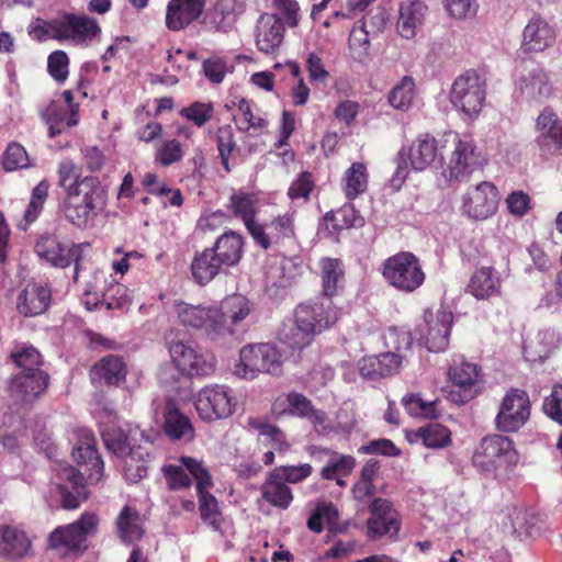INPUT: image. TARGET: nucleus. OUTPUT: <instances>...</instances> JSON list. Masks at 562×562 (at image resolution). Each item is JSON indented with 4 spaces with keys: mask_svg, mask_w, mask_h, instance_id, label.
Here are the masks:
<instances>
[{
    "mask_svg": "<svg viewBox=\"0 0 562 562\" xmlns=\"http://www.w3.org/2000/svg\"><path fill=\"white\" fill-rule=\"evenodd\" d=\"M104 446L114 456L124 461V475L128 482L136 483L147 475V464L151 452L147 446L157 437L155 431L139 429L122 422L113 412H105L99 422Z\"/></svg>",
    "mask_w": 562,
    "mask_h": 562,
    "instance_id": "nucleus-1",
    "label": "nucleus"
},
{
    "mask_svg": "<svg viewBox=\"0 0 562 562\" xmlns=\"http://www.w3.org/2000/svg\"><path fill=\"white\" fill-rule=\"evenodd\" d=\"M82 441L72 449L75 461L85 467L81 472L68 464H58L57 490L61 498V505L66 509H76L87 498L85 481L95 484L101 481L104 471V463L98 453L94 445V437L88 429L81 430Z\"/></svg>",
    "mask_w": 562,
    "mask_h": 562,
    "instance_id": "nucleus-2",
    "label": "nucleus"
},
{
    "mask_svg": "<svg viewBox=\"0 0 562 562\" xmlns=\"http://www.w3.org/2000/svg\"><path fill=\"white\" fill-rule=\"evenodd\" d=\"M106 193L98 178L86 176L81 183L65 194L63 211L67 221L77 227L88 224L94 211L105 205Z\"/></svg>",
    "mask_w": 562,
    "mask_h": 562,
    "instance_id": "nucleus-3",
    "label": "nucleus"
},
{
    "mask_svg": "<svg viewBox=\"0 0 562 562\" xmlns=\"http://www.w3.org/2000/svg\"><path fill=\"white\" fill-rule=\"evenodd\" d=\"M415 171H423L435 161H442L441 147L430 134L419 135L408 147L403 146L396 158V169L391 186L400 189L408 176V164Z\"/></svg>",
    "mask_w": 562,
    "mask_h": 562,
    "instance_id": "nucleus-4",
    "label": "nucleus"
},
{
    "mask_svg": "<svg viewBox=\"0 0 562 562\" xmlns=\"http://www.w3.org/2000/svg\"><path fill=\"white\" fill-rule=\"evenodd\" d=\"M282 362V353L274 344H247L239 350L234 374L245 380H254L259 373L279 374Z\"/></svg>",
    "mask_w": 562,
    "mask_h": 562,
    "instance_id": "nucleus-5",
    "label": "nucleus"
},
{
    "mask_svg": "<svg viewBox=\"0 0 562 562\" xmlns=\"http://www.w3.org/2000/svg\"><path fill=\"white\" fill-rule=\"evenodd\" d=\"M382 274L397 291L412 293L419 289L426 279L419 259L409 251H401L383 262Z\"/></svg>",
    "mask_w": 562,
    "mask_h": 562,
    "instance_id": "nucleus-6",
    "label": "nucleus"
},
{
    "mask_svg": "<svg viewBox=\"0 0 562 562\" xmlns=\"http://www.w3.org/2000/svg\"><path fill=\"white\" fill-rule=\"evenodd\" d=\"M98 525L95 514L85 513L77 521L57 527L49 535V547L60 554L82 552L88 547V538L97 533Z\"/></svg>",
    "mask_w": 562,
    "mask_h": 562,
    "instance_id": "nucleus-7",
    "label": "nucleus"
},
{
    "mask_svg": "<svg viewBox=\"0 0 562 562\" xmlns=\"http://www.w3.org/2000/svg\"><path fill=\"white\" fill-rule=\"evenodd\" d=\"M517 461L518 454L513 441L502 435L484 437L473 454V464L486 473L507 469Z\"/></svg>",
    "mask_w": 562,
    "mask_h": 562,
    "instance_id": "nucleus-8",
    "label": "nucleus"
},
{
    "mask_svg": "<svg viewBox=\"0 0 562 562\" xmlns=\"http://www.w3.org/2000/svg\"><path fill=\"white\" fill-rule=\"evenodd\" d=\"M181 464L195 480L202 519L214 530L221 528V513L216 498L209 492L213 486L212 476L205 464L191 457H181Z\"/></svg>",
    "mask_w": 562,
    "mask_h": 562,
    "instance_id": "nucleus-9",
    "label": "nucleus"
},
{
    "mask_svg": "<svg viewBox=\"0 0 562 562\" xmlns=\"http://www.w3.org/2000/svg\"><path fill=\"white\" fill-rule=\"evenodd\" d=\"M237 404L234 391L223 384L204 386L198 392L194 401L199 416L207 422L229 417L236 411Z\"/></svg>",
    "mask_w": 562,
    "mask_h": 562,
    "instance_id": "nucleus-10",
    "label": "nucleus"
},
{
    "mask_svg": "<svg viewBox=\"0 0 562 562\" xmlns=\"http://www.w3.org/2000/svg\"><path fill=\"white\" fill-rule=\"evenodd\" d=\"M447 142L451 143L453 149L448 161V172L450 179L465 180L472 172L481 169L486 159L476 148L473 139L460 138L456 132L446 134Z\"/></svg>",
    "mask_w": 562,
    "mask_h": 562,
    "instance_id": "nucleus-11",
    "label": "nucleus"
},
{
    "mask_svg": "<svg viewBox=\"0 0 562 562\" xmlns=\"http://www.w3.org/2000/svg\"><path fill=\"white\" fill-rule=\"evenodd\" d=\"M86 246L89 245L72 244L67 246L56 235L45 234L37 239L34 249L35 254L52 267L64 269L74 263V281L77 282L80 270L79 262Z\"/></svg>",
    "mask_w": 562,
    "mask_h": 562,
    "instance_id": "nucleus-12",
    "label": "nucleus"
},
{
    "mask_svg": "<svg viewBox=\"0 0 562 562\" xmlns=\"http://www.w3.org/2000/svg\"><path fill=\"white\" fill-rule=\"evenodd\" d=\"M450 100L467 116H476L485 101V81L476 71H465L454 80Z\"/></svg>",
    "mask_w": 562,
    "mask_h": 562,
    "instance_id": "nucleus-13",
    "label": "nucleus"
},
{
    "mask_svg": "<svg viewBox=\"0 0 562 562\" xmlns=\"http://www.w3.org/2000/svg\"><path fill=\"white\" fill-rule=\"evenodd\" d=\"M175 313L180 324L187 328L202 331V334L213 340H221V333L225 327L216 321L218 316L214 305H193L183 301L175 302Z\"/></svg>",
    "mask_w": 562,
    "mask_h": 562,
    "instance_id": "nucleus-14",
    "label": "nucleus"
},
{
    "mask_svg": "<svg viewBox=\"0 0 562 562\" xmlns=\"http://www.w3.org/2000/svg\"><path fill=\"white\" fill-rule=\"evenodd\" d=\"M217 323L225 327L221 333V340L246 330V322L255 313V304L243 294H233L215 304Z\"/></svg>",
    "mask_w": 562,
    "mask_h": 562,
    "instance_id": "nucleus-15",
    "label": "nucleus"
},
{
    "mask_svg": "<svg viewBox=\"0 0 562 562\" xmlns=\"http://www.w3.org/2000/svg\"><path fill=\"white\" fill-rule=\"evenodd\" d=\"M453 314L445 308L427 310L424 322L418 326L419 340L431 352L445 351L449 344Z\"/></svg>",
    "mask_w": 562,
    "mask_h": 562,
    "instance_id": "nucleus-16",
    "label": "nucleus"
},
{
    "mask_svg": "<svg viewBox=\"0 0 562 562\" xmlns=\"http://www.w3.org/2000/svg\"><path fill=\"white\" fill-rule=\"evenodd\" d=\"M294 313L297 316V323L313 333V337L333 326L339 318V310L331 299L322 296L299 304Z\"/></svg>",
    "mask_w": 562,
    "mask_h": 562,
    "instance_id": "nucleus-17",
    "label": "nucleus"
},
{
    "mask_svg": "<svg viewBox=\"0 0 562 562\" xmlns=\"http://www.w3.org/2000/svg\"><path fill=\"white\" fill-rule=\"evenodd\" d=\"M61 42L87 48L99 43L102 29L94 18L70 12L60 13Z\"/></svg>",
    "mask_w": 562,
    "mask_h": 562,
    "instance_id": "nucleus-18",
    "label": "nucleus"
},
{
    "mask_svg": "<svg viewBox=\"0 0 562 562\" xmlns=\"http://www.w3.org/2000/svg\"><path fill=\"white\" fill-rule=\"evenodd\" d=\"M61 42L87 48L99 43L102 29L94 18L70 12L60 13Z\"/></svg>",
    "mask_w": 562,
    "mask_h": 562,
    "instance_id": "nucleus-19",
    "label": "nucleus"
},
{
    "mask_svg": "<svg viewBox=\"0 0 562 562\" xmlns=\"http://www.w3.org/2000/svg\"><path fill=\"white\" fill-rule=\"evenodd\" d=\"M530 416V401L526 391L510 389L504 396L498 414L495 417V425L504 432L517 431L522 427Z\"/></svg>",
    "mask_w": 562,
    "mask_h": 562,
    "instance_id": "nucleus-20",
    "label": "nucleus"
},
{
    "mask_svg": "<svg viewBox=\"0 0 562 562\" xmlns=\"http://www.w3.org/2000/svg\"><path fill=\"white\" fill-rule=\"evenodd\" d=\"M498 201L497 188L490 181H482L462 195L460 210L469 218L483 221L495 214Z\"/></svg>",
    "mask_w": 562,
    "mask_h": 562,
    "instance_id": "nucleus-21",
    "label": "nucleus"
},
{
    "mask_svg": "<svg viewBox=\"0 0 562 562\" xmlns=\"http://www.w3.org/2000/svg\"><path fill=\"white\" fill-rule=\"evenodd\" d=\"M172 363L179 373L187 376L209 375L214 371L215 359L203 353L184 341H175L169 345Z\"/></svg>",
    "mask_w": 562,
    "mask_h": 562,
    "instance_id": "nucleus-22",
    "label": "nucleus"
},
{
    "mask_svg": "<svg viewBox=\"0 0 562 562\" xmlns=\"http://www.w3.org/2000/svg\"><path fill=\"white\" fill-rule=\"evenodd\" d=\"M295 211L276 216L266 224L258 223L250 236L255 244L260 248L268 250L282 244L285 239L293 238L295 235L294 226Z\"/></svg>",
    "mask_w": 562,
    "mask_h": 562,
    "instance_id": "nucleus-23",
    "label": "nucleus"
},
{
    "mask_svg": "<svg viewBox=\"0 0 562 562\" xmlns=\"http://www.w3.org/2000/svg\"><path fill=\"white\" fill-rule=\"evenodd\" d=\"M538 136L536 143L542 157L562 155V123L550 109H544L536 121Z\"/></svg>",
    "mask_w": 562,
    "mask_h": 562,
    "instance_id": "nucleus-24",
    "label": "nucleus"
},
{
    "mask_svg": "<svg viewBox=\"0 0 562 562\" xmlns=\"http://www.w3.org/2000/svg\"><path fill=\"white\" fill-rule=\"evenodd\" d=\"M32 553V539L24 528L12 521L0 522V557L19 561Z\"/></svg>",
    "mask_w": 562,
    "mask_h": 562,
    "instance_id": "nucleus-25",
    "label": "nucleus"
},
{
    "mask_svg": "<svg viewBox=\"0 0 562 562\" xmlns=\"http://www.w3.org/2000/svg\"><path fill=\"white\" fill-rule=\"evenodd\" d=\"M516 85L525 99L537 102L548 99L553 92L549 74L535 64L525 67L518 75Z\"/></svg>",
    "mask_w": 562,
    "mask_h": 562,
    "instance_id": "nucleus-26",
    "label": "nucleus"
},
{
    "mask_svg": "<svg viewBox=\"0 0 562 562\" xmlns=\"http://www.w3.org/2000/svg\"><path fill=\"white\" fill-rule=\"evenodd\" d=\"M52 302V288L45 281L29 282L18 294L16 310L25 317H34L47 311Z\"/></svg>",
    "mask_w": 562,
    "mask_h": 562,
    "instance_id": "nucleus-27",
    "label": "nucleus"
},
{
    "mask_svg": "<svg viewBox=\"0 0 562 562\" xmlns=\"http://www.w3.org/2000/svg\"><path fill=\"white\" fill-rule=\"evenodd\" d=\"M521 37L520 49L524 53H542L553 46L557 32L544 19L535 15L525 26Z\"/></svg>",
    "mask_w": 562,
    "mask_h": 562,
    "instance_id": "nucleus-28",
    "label": "nucleus"
},
{
    "mask_svg": "<svg viewBox=\"0 0 562 562\" xmlns=\"http://www.w3.org/2000/svg\"><path fill=\"white\" fill-rule=\"evenodd\" d=\"M368 532L370 537L396 535L400 530L398 515L384 498H374L369 506Z\"/></svg>",
    "mask_w": 562,
    "mask_h": 562,
    "instance_id": "nucleus-29",
    "label": "nucleus"
},
{
    "mask_svg": "<svg viewBox=\"0 0 562 562\" xmlns=\"http://www.w3.org/2000/svg\"><path fill=\"white\" fill-rule=\"evenodd\" d=\"M285 27L268 12L262 13L256 23L255 42L259 52L272 55L283 43Z\"/></svg>",
    "mask_w": 562,
    "mask_h": 562,
    "instance_id": "nucleus-30",
    "label": "nucleus"
},
{
    "mask_svg": "<svg viewBox=\"0 0 562 562\" xmlns=\"http://www.w3.org/2000/svg\"><path fill=\"white\" fill-rule=\"evenodd\" d=\"M48 375L44 371L19 372L9 385L15 402L31 403L47 387Z\"/></svg>",
    "mask_w": 562,
    "mask_h": 562,
    "instance_id": "nucleus-31",
    "label": "nucleus"
},
{
    "mask_svg": "<svg viewBox=\"0 0 562 562\" xmlns=\"http://www.w3.org/2000/svg\"><path fill=\"white\" fill-rule=\"evenodd\" d=\"M205 0H170L166 8V26L178 32L194 22L203 12Z\"/></svg>",
    "mask_w": 562,
    "mask_h": 562,
    "instance_id": "nucleus-32",
    "label": "nucleus"
},
{
    "mask_svg": "<svg viewBox=\"0 0 562 562\" xmlns=\"http://www.w3.org/2000/svg\"><path fill=\"white\" fill-rule=\"evenodd\" d=\"M401 363L402 356L387 351L362 358L359 362V371L364 379L375 380L396 373Z\"/></svg>",
    "mask_w": 562,
    "mask_h": 562,
    "instance_id": "nucleus-33",
    "label": "nucleus"
},
{
    "mask_svg": "<svg viewBox=\"0 0 562 562\" xmlns=\"http://www.w3.org/2000/svg\"><path fill=\"white\" fill-rule=\"evenodd\" d=\"M502 280L493 267L476 269L467 285V292L476 300H490L501 295Z\"/></svg>",
    "mask_w": 562,
    "mask_h": 562,
    "instance_id": "nucleus-34",
    "label": "nucleus"
},
{
    "mask_svg": "<svg viewBox=\"0 0 562 562\" xmlns=\"http://www.w3.org/2000/svg\"><path fill=\"white\" fill-rule=\"evenodd\" d=\"M427 14V7L420 0H412L401 4L396 29L406 40L415 37L422 29Z\"/></svg>",
    "mask_w": 562,
    "mask_h": 562,
    "instance_id": "nucleus-35",
    "label": "nucleus"
},
{
    "mask_svg": "<svg viewBox=\"0 0 562 562\" xmlns=\"http://www.w3.org/2000/svg\"><path fill=\"white\" fill-rule=\"evenodd\" d=\"M241 0H217L206 14V23L220 32H228L244 12Z\"/></svg>",
    "mask_w": 562,
    "mask_h": 562,
    "instance_id": "nucleus-36",
    "label": "nucleus"
},
{
    "mask_svg": "<svg viewBox=\"0 0 562 562\" xmlns=\"http://www.w3.org/2000/svg\"><path fill=\"white\" fill-rule=\"evenodd\" d=\"M224 267L237 265L244 251V238L236 232L228 231L222 234L210 248Z\"/></svg>",
    "mask_w": 562,
    "mask_h": 562,
    "instance_id": "nucleus-37",
    "label": "nucleus"
},
{
    "mask_svg": "<svg viewBox=\"0 0 562 562\" xmlns=\"http://www.w3.org/2000/svg\"><path fill=\"white\" fill-rule=\"evenodd\" d=\"M448 376L453 385L462 390L463 394L459 400L461 403H465L474 396L479 381V368L475 364L469 362L453 364L449 368Z\"/></svg>",
    "mask_w": 562,
    "mask_h": 562,
    "instance_id": "nucleus-38",
    "label": "nucleus"
},
{
    "mask_svg": "<svg viewBox=\"0 0 562 562\" xmlns=\"http://www.w3.org/2000/svg\"><path fill=\"white\" fill-rule=\"evenodd\" d=\"M164 430L172 440L189 441L194 437L191 420L172 402H168L166 405Z\"/></svg>",
    "mask_w": 562,
    "mask_h": 562,
    "instance_id": "nucleus-39",
    "label": "nucleus"
},
{
    "mask_svg": "<svg viewBox=\"0 0 562 562\" xmlns=\"http://www.w3.org/2000/svg\"><path fill=\"white\" fill-rule=\"evenodd\" d=\"M224 266L210 248L195 254L191 263V273L196 283L205 285L210 283Z\"/></svg>",
    "mask_w": 562,
    "mask_h": 562,
    "instance_id": "nucleus-40",
    "label": "nucleus"
},
{
    "mask_svg": "<svg viewBox=\"0 0 562 562\" xmlns=\"http://www.w3.org/2000/svg\"><path fill=\"white\" fill-rule=\"evenodd\" d=\"M285 401L289 414L308 419L317 430L325 427V412L315 409L312 402L305 395L291 392L286 395Z\"/></svg>",
    "mask_w": 562,
    "mask_h": 562,
    "instance_id": "nucleus-41",
    "label": "nucleus"
},
{
    "mask_svg": "<svg viewBox=\"0 0 562 562\" xmlns=\"http://www.w3.org/2000/svg\"><path fill=\"white\" fill-rule=\"evenodd\" d=\"M125 375V363L117 356L102 358L91 370V380L104 384H117Z\"/></svg>",
    "mask_w": 562,
    "mask_h": 562,
    "instance_id": "nucleus-42",
    "label": "nucleus"
},
{
    "mask_svg": "<svg viewBox=\"0 0 562 562\" xmlns=\"http://www.w3.org/2000/svg\"><path fill=\"white\" fill-rule=\"evenodd\" d=\"M279 340L291 349H303L314 340L311 333L304 325L297 323V316L282 323L278 331Z\"/></svg>",
    "mask_w": 562,
    "mask_h": 562,
    "instance_id": "nucleus-43",
    "label": "nucleus"
},
{
    "mask_svg": "<svg viewBox=\"0 0 562 562\" xmlns=\"http://www.w3.org/2000/svg\"><path fill=\"white\" fill-rule=\"evenodd\" d=\"M261 495L269 504L281 509H286L293 501L291 488L279 476H274L273 470L261 486Z\"/></svg>",
    "mask_w": 562,
    "mask_h": 562,
    "instance_id": "nucleus-44",
    "label": "nucleus"
},
{
    "mask_svg": "<svg viewBox=\"0 0 562 562\" xmlns=\"http://www.w3.org/2000/svg\"><path fill=\"white\" fill-rule=\"evenodd\" d=\"M228 209L234 216L239 217L248 233L251 234L258 222H256V199L252 194L238 191L229 198Z\"/></svg>",
    "mask_w": 562,
    "mask_h": 562,
    "instance_id": "nucleus-45",
    "label": "nucleus"
},
{
    "mask_svg": "<svg viewBox=\"0 0 562 562\" xmlns=\"http://www.w3.org/2000/svg\"><path fill=\"white\" fill-rule=\"evenodd\" d=\"M326 228L333 233L340 232L350 227H359L363 224V218L351 204H345L337 211L327 212L324 216Z\"/></svg>",
    "mask_w": 562,
    "mask_h": 562,
    "instance_id": "nucleus-46",
    "label": "nucleus"
},
{
    "mask_svg": "<svg viewBox=\"0 0 562 562\" xmlns=\"http://www.w3.org/2000/svg\"><path fill=\"white\" fill-rule=\"evenodd\" d=\"M63 98L69 111L67 120L55 114V109H49L47 113L48 135L52 138L60 134L65 128L78 124L79 105L77 103H74V91L65 90L63 92Z\"/></svg>",
    "mask_w": 562,
    "mask_h": 562,
    "instance_id": "nucleus-47",
    "label": "nucleus"
},
{
    "mask_svg": "<svg viewBox=\"0 0 562 562\" xmlns=\"http://www.w3.org/2000/svg\"><path fill=\"white\" fill-rule=\"evenodd\" d=\"M324 296L331 297L345 282V268L339 259L324 258L321 261Z\"/></svg>",
    "mask_w": 562,
    "mask_h": 562,
    "instance_id": "nucleus-48",
    "label": "nucleus"
},
{
    "mask_svg": "<svg viewBox=\"0 0 562 562\" xmlns=\"http://www.w3.org/2000/svg\"><path fill=\"white\" fill-rule=\"evenodd\" d=\"M117 533L124 543H133L139 540L144 533L139 514L125 506L116 519Z\"/></svg>",
    "mask_w": 562,
    "mask_h": 562,
    "instance_id": "nucleus-49",
    "label": "nucleus"
},
{
    "mask_svg": "<svg viewBox=\"0 0 562 562\" xmlns=\"http://www.w3.org/2000/svg\"><path fill=\"white\" fill-rule=\"evenodd\" d=\"M411 441H422L427 448L438 449L450 445L451 434L440 424H429L418 428L409 438Z\"/></svg>",
    "mask_w": 562,
    "mask_h": 562,
    "instance_id": "nucleus-50",
    "label": "nucleus"
},
{
    "mask_svg": "<svg viewBox=\"0 0 562 562\" xmlns=\"http://www.w3.org/2000/svg\"><path fill=\"white\" fill-rule=\"evenodd\" d=\"M342 190L349 200L356 199L368 187L367 167L362 162H353L341 179Z\"/></svg>",
    "mask_w": 562,
    "mask_h": 562,
    "instance_id": "nucleus-51",
    "label": "nucleus"
},
{
    "mask_svg": "<svg viewBox=\"0 0 562 562\" xmlns=\"http://www.w3.org/2000/svg\"><path fill=\"white\" fill-rule=\"evenodd\" d=\"M214 139L221 164L226 172H231L229 158L239 151L233 127L228 124L220 126L214 134Z\"/></svg>",
    "mask_w": 562,
    "mask_h": 562,
    "instance_id": "nucleus-52",
    "label": "nucleus"
},
{
    "mask_svg": "<svg viewBox=\"0 0 562 562\" xmlns=\"http://www.w3.org/2000/svg\"><path fill=\"white\" fill-rule=\"evenodd\" d=\"M233 104L237 108L233 120L240 132L261 130L267 125V121L254 112V105L248 100L241 98Z\"/></svg>",
    "mask_w": 562,
    "mask_h": 562,
    "instance_id": "nucleus-53",
    "label": "nucleus"
},
{
    "mask_svg": "<svg viewBox=\"0 0 562 562\" xmlns=\"http://www.w3.org/2000/svg\"><path fill=\"white\" fill-rule=\"evenodd\" d=\"M60 30V13L48 20L41 18L33 19L27 26L29 35L40 43L48 40L61 42Z\"/></svg>",
    "mask_w": 562,
    "mask_h": 562,
    "instance_id": "nucleus-54",
    "label": "nucleus"
},
{
    "mask_svg": "<svg viewBox=\"0 0 562 562\" xmlns=\"http://www.w3.org/2000/svg\"><path fill=\"white\" fill-rule=\"evenodd\" d=\"M415 97V82L409 76H405L396 83L389 93V103L400 111H407Z\"/></svg>",
    "mask_w": 562,
    "mask_h": 562,
    "instance_id": "nucleus-55",
    "label": "nucleus"
},
{
    "mask_svg": "<svg viewBox=\"0 0 562 562\" xmlns=\"http://www.w3.org/2000/svg\"><path fill=\"white\" fill-rule=\"evenodd\" d=\"M356 465V460L351 456L339 454L335 451L330 454V459L322 469V477L324 480H337L339 485L342 481L337 479L339 475H348Z\"/></svg>",
    "mask_w": 562,
    "mask_h": 562,
    "instance_id": "nucleus-56",
    "label": "nucleus"
},
{
    "mask_svg": "<svg viewBox=\"0 0 562 562\" xmlns=\"http://www.w3.org/2000/svg\"><path fill=\"white\" fill-rule=\"evenodd\" d=\"M272 12L283 26L294 29L299 25L301 20V8L296 0H271Z\"/></svg>",
    "mask_w": 562,
    "mask_h": 562,
    "instance_id": "nucleus-57",
    "label": "nucleus"
},
{
    "mask_svg": "<svg viewBox=\"0 0 562 562\" xmlns=\"http://www.w3.org/2000/svg\"><path fill=\"white\" fill-rule=\"evenodd\" d=\"M13 362L21 369L20 372L42 371V356L31 345H16L11 352Z\"/></svg>",
    "mask_w": 562,
    "mask_h": 562,
    "instance_id": "nucleus-58",
    "label": "nucleus"
},
{
    "mask_svg": "<svg viewBox=\"0 0 562 562\" xmlns=\"http://www.w3.org/2000/svg\"><path fill=\"white\" fill-rule=\"evenodd\" d=\"M403 405L407 413L414 417L436 418L437 401H424L417 394H411L403 397Z\"/></svg>",
    "mask_w": 562,
    "mask_h": 562,
    "instance_id": "nucleus-59",
    "label": "nucleus"
},
{
    "mask_svg": "<svg viewBox=\"0 0 562 562\" xmlns=\"http://www.w3.org/2000/svg\"><path fill=\"white\" fill-rule=\"evenodd\" d=\"M57 173L59 187L64 190L65 194L70 189L77 187L78 183H81L83 178L80 175L79 167L70 158H65L58 164Z\"/></svg>",
    "mask_w": 562,
    "mask_h": 562,
    "instance_id": "nucleus-60",
    "label": "nucleus"
},
{
    "mask_svg": "<svg viewBox=\"0 0 562 562\" xmlns=\"http://www.w3.org/2000/svg\"><path fill=\"white\" fill-rule=\"evenodd\" d=\"M49 183L42 180L33 190L31 200L24 212V218L27 223L34 222L41 214L44 203L48 196Z\"/></svg>",
    "mask_w": 562,
    "mask_h": 562,
    "instance_id": "nucleus-61",
    "label": "nucleus"
},
{
    "mask_svg": "<svg viewBox=\"0 0 562 562\" xmlns=\"http://www.w3.org/2000/svg\"><path fill=\"white\" fill-rule=\"evenodd\" d=\"M2 164L7 171H14L31 166L30 157L25 148L19 143H11L8 145L3 155Z\"/></svg>",
    "mask_w": 562,
    "mask_h": 562,
    "instance_id": "nucleus-62",
    "label": "nucleus"
},
{
    "mask_svg": "<svg viewBox=\"0 0 562 562\" xmlns=\"http://www.w3.org/2000/svg\"><path fill=\"white\" fill-rule=\"evenodd\" d=\"M47 71L57 82L64 83L69 75V57L64 50H55L47 58Z\"/></svg>",
    "mask_w": 562,
    "mask_h": 562,
    "instance_id": "nucleus-63",
    "label": "nucleus"
},
{
    "mask_svg": "<svg viewBox=\"0 0 562 562\" xmlns=\"http://www.w3.org/2000/svg\"><path fill=\"white\" fill-rule=\"evenodd\" d=\"M213 104L204 102H193L180 110L179 114L192 122L196 127H202L213 116Z\"/></svg>",
    "mask_w": 562,
    "mask_h": 562,
    "instance_id": "nucleus-64",
    "label": "nucleus"
}]
</instances>
